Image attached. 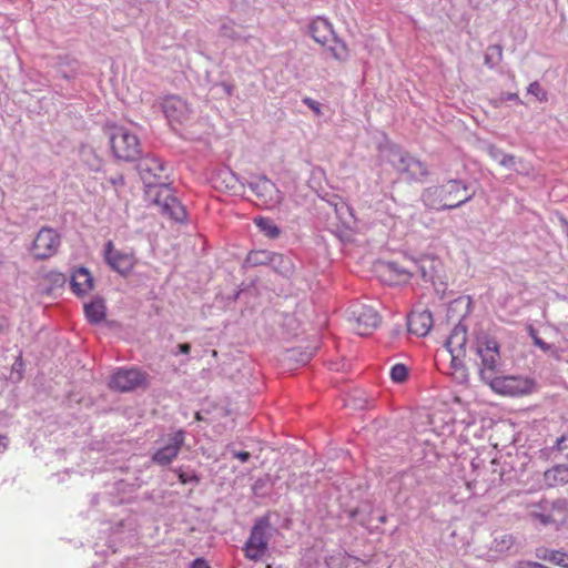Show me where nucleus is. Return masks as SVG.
I'll return each instance as SVG.
<instances>
[{
  "instance_id": "obj_1",
  "label": "nucleus",
  "mask_w": 568,
  "mask_h": 568,
  "mask_svg": "<svg viewBox=\"0 0 568 568\" xmlns=\"http://www.w3.org/2000/svg\"><path fill=\"white\" fill-rule=\"evenodd\" d=\"M475 196L470 185L460 179H449L440 185L426 187L420 195L423 204L430 210H453L469 202Z\"/></svg>"
},
{
  "instance_id": "obj_2",
  "label": "nucleus",
  "mask_w": 568,
  "mask_h": 568,
  "mask_svg": "<svg viewBox=\"0 0 568 568\" xmlns=\"http://www.w3.org/2000/svg\"><path fill=\"white\" fill-rule=\"evenodd\" d=\"M387 161L407 181H422L429 172L427 165L397 145L387 149Z\"/></svg>"
},
{
  "instance_id": "obj_3",
  "label": "nucleus",
  "mask_w": 568,
  "mask_h": 568,
  "mask_svg": "<svg viewBox=\"0 0 568 568\" xmlns=\"http://www.w3.org/2000/svg\"><path fill=\"white\" fill-rule=\"evenodd\" d=\"M387 161L407 181H422L429 172L427 165L397 145L387 149Z\"/></svg>"
},
{
  "instance_id": "obj_4",
  "label": "nucleus",
  "mask_w": 568,
  "mask_h": 568,
  "mask_svg": "<svg viewBox=\"0 0 568 568\" xmlns=\"http://www.w3.org/2000/svg\"><path fill=\"white\" fill-rule=\"evenodd\" d=\"M109 141L113 155L118 160L133 162L142 153L141 143L136 134L128 128L112 125L109 129Z\"/></svg>"
},
{
  "instance_id": "obj_5",
  "label": "nucleus",
  "mask_w": 568,
  "mask_h": 568,
  "mask_svg": "<svg viewBox=\"0 0 568 568\" xmlns=\"http://www.w3.org/2000/svg\"><path fill=\"white\" fill-rule=\"evenodd\" d=\"M475 352L480 357V378L487 384L500 372L499 344L495 338L483 335L476 339Z\"/></svg>"
},
{
  "instance_id": "obj_6",
  "label": "nucleus",
  "mask_w": 568,
  "mask_h": 568,
  "mask_svg": "<svg viewBox=\"0 0 568 568\" xmlns=\"http://www.w3.org/2000/svg\"><path fill=\"white\" fill-rule=\"evenodd\" d=\"M490 388L501 395L521 396L534 392L536 382L524 376H500L496 375L489 383Z\"/></svg>"
},
{
  "instance_id": "obj_7",
  "label": "nucleus",
  "mask_w": 568,
  "mask_h": 568,
  "mask_svg": "<svg viewBox=\"0 0 568 568\" xmlns=\"http://www.w3.org/2000/svg\"><path fill=\"white\" fill-rule=\"evenodd\" d=\"M271 528L270 518L267 516L260 517L251 529L248 539L244 545L246 558L251 560L261 559L267 550L268 536L267 530Z\"/></svg>"
},
{
  "instance_id": "obj_8",
  "label": "nucleus",
  "mask_w": 568,
  "mask_h": 568,
  "mask_svg": "<svg viewBox=\"0 0 568 568\" xmlns=\"http://www.w3.org/2000/svg\"><path fill=\"white\" fill-rule=\"evenodd\" d=\"M139 174L148 186H164L168 190L169 168L154 155H146L141 159L136 166Z\"/></svg>"
},
{
  "instance_id": "obj_9",
  "label": "nucleus",
  "mask_w": 568,
  "mask_h": 568,
  "mask_svg": "<svg viewBox=\"0 0 568 568\" xmlns=\"http://www.w3.org/2000/svg\"><path fill=\"white\" fill-rule=\"evenodd\" d=\"M415 275L420 276L425 283H430L437 292H445L447 284L444 281L443 263L439 258L430 255L420 257L413 262Z\"/></svg>"
},
{
  "instance_id": "obj_10",
  "label": "nucleus",
  "mask_w": 568,
  "mask_h": 568,
  "mask_svg": "<svg viewBox=\"0 0 568 568\" xmlns=\"http://www.w3.org/2000/svg\"><path fill=\"white\" fill-rule=\"evenodd\" d=\"M60 245L61 235L54 229L43 226L37 233L30 252L36 260L43 261L55 255Z\"/></svg>"
},
{
  "instance_id": "obj_11",
  "label": "nucleus",
  "mask_w": 568,
  "mask_h": 568,
  "mask_svg": "<svg viewBox=\"0 0 568 568\" xmlns=\"http://www.w3.org/2000/svg\"><path fill=\"white\" fill-rule=\"evenodd\" d=\"M348 320L354 323V328L361 336L372 334L382 321L378 312L374 307L364 304H354L349 306Z\"/></svg>"
},
{
  "instance_id": "obj_12",
  "label": "nucleus",
  "mask_w": 568,
  "mask_h": 568,
  "mask_svg": "<svg viewBox=\"0 0 568 568\" xmlns=\"http://www.w3.org/2000/svg\"><path fill=\"white\" fill-rule=\"evenodd\" d=\"M146 386L148 374L138 368H118L112 373L109 381V387L121 393Z\"/></svg>"
},
{
  "instance_id": "obj_13",
  "label": "nucleus",
  "mask_w": 568,
  "mask_h": 568,
  "mask_svg": "<svg viewBox=\"0 0 568 568\" xmlns=\"http://www.w3.org/2000/svg\"><path fill=\"white\" fill-rule=\"evenodd\" d=\"M184 442V430L180 429L169 434L164 439V445L153 453L152 462L159 466L170 465L178 457Z\"/></svg>"
},
{
  "instance_id": "obj_14",
  "label": "nucleus",
  "mask_w": 568,
  "mask_h": 568,
  "mask_svg": "<svg viewBox=\"0 0 568 568\" xmlns=\"http://www.w3.org/2000/svg\"><path fill=\"white\" fill-rule=\"evenodd\" d=\"M104 258L109 266L122 276L130 274L135 265L134 255L114 250L112 241L105 244Z\"/></svg>"
},
{
  "instance_id": "obj_15",
  "label": "nucleus",
  "mask_w": 568,
  "mask_h": 568,
  "mask_svg": "<svg viewBox=\"0 0 568 568\" xmlns=\"http://www.w3.org/2000/svg\"><path fill=\"white\" fill-rule=\"evenodd\" d=\"M162 110L170 122L183 123L190 118L191 110L187 103L178 95H171L163 100Z\"/></svg>"
},
{
  "instance_id": "obj_16",
  "label": "nucleus",
  "mask_w": 568,
  "mask_h": 568,
  "mask_svg": "<svg viewBox=\"0 0 568 568\" xmlns=\"http://www.w3.org/2000/svg\"><path fill=\"white\" fill-rule=\"evenodd\" d=\"M408 331L417 336H426L433 326V315L428 310H414L407 316Z\"/></svg>"
},
{
  "instance_id": "obj_17",
  "label": "nucleus",
  "mask_w": 568,
  "mask_h": 568,
  "mask_svg": "<svg viewBox=\"0 0 568 568\" xmlns=\"http://www.w3.org/2000/svg\"><path fill=\"white\" fill-rule=\"evenodd\" d=\"M466 344H467V328L464 324L458 323L453 328L448 339L446 341V346L450 355H454V359H460L466 355Z\"/></svg>"
},
{
  "instance_id": "obj_18",
  "label": "nucleus",
  "mask_w": 568,
  "mask_h": 568,
  "mask_svg": "<svg viewBox=\"0 0 568 568\" xmlns=\"http://www.w3.org/2000/svg\"><path fill=\"white\" fill-rule=\"evenodd\" d=\"M247 184L263 203L267 204L275 201V195L278 193V190L265 175H261L256 180L250 181Z\"/></svg>"
},
{
  "instance_id": "obj_19",
  "label": "nucleus",
  "mask_w": 568,
  "mask_h": 568,
  "mask_svg": "<svg viewBox=\"0 0 568 568\" xmlns=\"http://www.w3.org/2000/svg\"><path fill=\"white\" fill-rule=\"evenodd\" d=\"M310 34L317 43L326 45L335 36L332 24L324 18H316L310 24Z\"/></svg>"
},
{
  "instance_id": "obj_20",
  "label": "nucleus",
  "mask_w": 568,
  "mask_h": 568,
  "mask_svg": "<svg viewBox=\"0 0 568 568\" xmlns=\"http://www.w3.org/2000/svg\"><path fill=\"white\" fill-rule=\"evenodd\" d=\"M70 285L74 294L82 296L93 290V277L88 268L79 267L73 272Z\"/></svg>"
},
{
  "instance_id": "obj_21",
  "label": "nucleus",
  "mask_w": 568,
  "mask_h": 568,
  "mask_svg": "<svg viewBox=\"0 0 568 568\" xmlns=\"http://www.w3.org/2000/svg\"><path fill=\"white\" fill-rule=\"evenodd\" d=\"M156 204L161 205V200H155ZM163 213L168 214L171 219L176 222H183L186 217V211L184 206L178 201L176 197L166 195L162 203Z\"/></svg>"
},
{
  "instance_id": "obj_22",
  "label": "nucleus",
  "mask_w": 568,
  "mask_h": 568,
  "mask_svg": "<svg viewBox=\"0 0 568 568\" xmlns=\"http://www.w3.org/2000/svg\"><path fill=\"white\" fill-rule=\"evenodd\" d=\"M84 314L89 323L99 324L106 316V306L102 297H94L90 303L84 305Z\"/></svg>"
},
{
  "instance_id": "obj_23",
  "label": "nucleus",
  "mask_w": 568,
  "mask_h": 568,
  "mask_svg": "<svg viewBox=\"0 0 568 568\" xmlns=\"http://www.w3.org/2000/svg\"><path fill=\"white\" fill-rule=\"evenodd\" d=\"M548 525L564 523L568 517V501L564 498L548 500Z\"/></svg>"
},
{
  "instance_id": "obj_24",
  "label": "nucleus",
  "mask_w": 568,
  "mask_h": 568,
  "mask_svg": "<svg viewBox=\"0 0 568 568\" xmlns=\"http://www.w3.org/2000/svg\"><path fill=\"white\" fill-rule=\"evenodd\" d=\"M544 480L549 487H556L568 483V465L558 464L544 473Z\"/></svg>"
},
{
  "instance_id": "obj_25",
  "label": "nucleus",
  "mask_w": 568,
  "mask_h": 568,
  "mask_svg": "<svg viewBox=\"0 0 568 568\" xmlns=\"http://www.w3.org/2000/svg\"><path fill=\"white\" fill-rule=\"evenodd\" d=\"M516 544V538L513 534H509L504 530H496L493 534V541L490 545V549L504 554L510 551Z\"/></svg>"
},
{
  "instance_id": "obj_26",
  "label": "nucleus",
  "mask_w": 568,
  "mask_h": 568,
  "mask_svg": "<svg viewBox=\"0 0 568 568\" xmlns=\"http://www.w3.org/2000/svg\"><path fill=\"white\" fill-rule=\"evenodd\" d=\"M272 268L284 277H291L294 273L293 260L284 254L274 253L271 264Z\"/></svg>"
},
{
  "instance_id": "obj_27",
  "label": "nucleus",
  "mask_w": 568,
  "mask_h": 568,
  "mask_svg": "<svg viewBox=\"0 0 568 568\" xmlns=\"http://www.w3.org/2000/svg\"><path fill=\"white\" fill-rule=\"evenodd\" d=\"M527 514L532 520L539 521L542 526L548 525L549 516L547 515L548 510V499H541L537 503H529L526 505Z\"/></svg>"
},
{
  "instance_id": "obj_28",
  "label": "nucleus",
  "mask_w": 568,
  "mask_h": 568,
  "mask_svg": "<svg viewBox=\"0 0 568 568\" xmlns=\"http://www.w3.org/2000/svg\"><path fill=\"white\" fill-rule=\"evenodd\" d=\"M255 225L258 230L270 239L280 237L282 231L270 217L258 216L254 220Z\"/></svg>"
},
{
  "instance_id": "obj_29",
  "label": "nucleus",
  "mask_w": 568,
  "mask_h": 568,
  "mask_svg": "<svg viewBox=\"0 0 568 568\" xmlns=\"http://www.w3.org/2000/svg\"><path fill=\"white\" fill-rule=\"evenodd\" d=\"M274 252H270L266 250L261 251H252L248 253L245 263L248 266H260V265H270L272 261Z\"/></svg>"
},
{
  "instance_id": "obj_30",
  "label": "nucleus",
  "mask_w": 568,
  "mask_h": 568,
  "mask_svg": "<svg viewBox=\"0 0 568 568\" xmlns=\"http://www.w3.org/2000/svg\"><path fill=\"white\" fill-rule=\"evenodd\" d=\"M386 270L388 273L393 274L398 282H407L409 278L415 276L414 266L406 268L400 266L397 262L386 263Z\"/></svg>"
},
{
  "instance_id": "obj_31",
  "label": "nucleus",
  "mask_w": 568,
  "mask_h": 568,
  "mask_svg": "<svg viewBox=\"0 0 568 568\" xmlns=\"http://www.w3.org/2000/svg\"><path fill=\"white\" fill-rule=\"evenodd\" d=\"M220 34L224 38H227V39H231L234 41H240V40L246 41L250 38V37H244L242 34V28L236 26L233 21L224 22L220 27Z\"/></svg>"
},
{
  "instance_id": "obj_32",
  "label": "nucleus",
  "mask_w": 568,
  "mask_h": 568,
  "mask_svg": "<svg viewBox=\"0 0 568 568\" xmlns=\"http://www.w3.org/2000/svg\"><path fill=\"white\" fill-rule=\"evenodd\" d=\"M332 57L339 61H345L348 58V49L345 42L334 36L331 42L326 44Z\"/></svg>"
},
{
  "instance_id": "obj_33",
  "label": "nucleus",
  "mask_w": 568,
  "mask_h": 568,
  "mask_svg": "<svg viewBox=\"0 0 568 568\" xmlns=\"http://www.w3.org/2000/svg\"><path fill=\"white\" fill-rule=\"evenodd\" d=\"M503 59V47L500 44L489 45L485 53V64L493 69Z\"/></svg>"
},
{
  "instance_id": "obj_34",
  "label": "nucleus",
  "mask_w": 568,
  "mask_h": 568,
  "mask_svg": "<svg viewBox=\"0 0 568 568\" xmlns=\"http://www.w3.org/2000/svg\"><path fill=\"white\" fill-rule=\"evenodd\" d=\"M534 345L539 347L542 352L549 353L554 358L560 359V351L551 344L544 342L534 329L530 332Z\"/></svg>"
},
{
  "instance_id": "obj_35",
  "label": "nucleus",
  "mask_w": 568,
  "mask_h": 568,
  "mask_svg": "<svg viewBox=\"0 0 568 568\" xmlns=\"http://www.w3.org/2000/svg\"><path fill=\"white\" fill-rule=\"evenodd\" d=\"M221 180L222 184L227 190H235L236 184L239 183L237 175L232 172L230 169H223L217 173L216 181Z\"/></svg>"
},
{
  "instance_id": "obj_36",
  "label": "nucleus",
  "mask_w": 568,
  "mask_h": 568,
  "mask_svg": "<svg viewBox=\"0 0 568 568\" xmlns=\"http://www.w3.org/2000/svg\"><path fill=\"white\" fill-rule=\"evenodd\" d=\"M173 471L178 475V478L182 484L199 485L201 481L200 476L193 470H184L182 467H179L173 469Z\"/></svg>"
},
{
  "instance_id": "obj_37",
  "label": "nucleus",
  "mask_w": 568,
  "mask_h": 568,
  "mask_svg": "<svg viewBox=\"0 0 568 568\" xmlns=\"http://www.w3.org/2000/svg\"><path fill=\"white\" fill-rule=\"evenodd\" d=\"M390 378L394 383H404L408 377V368L404 364H395L390 368Z\"/></svg>"
},
{
  "instance_id": "obj_38",
  "label": "nucleus",
  "mask_w": 568,
  "mask_h": 568,
  "mask_svg": "<svg viewBox=\"0 0 568 568\" xmlns=\"http://www.w3.org/2000/svg\"><path fill=\"white\" fill-rule=\"evenodd\" d=\"M288 357L291 359H295L297 361L298 363L301 364H306L310 362V359L312 358L314 352L311 351V352H300L297 348H293V349H290L288 352Z\"/></svg>"
},
{
  "instance_id": "obj_39",
  "label": "nucleus",
  "mask_w": 568,
  "mask_h": 568,
  "mask_svg": "<svg viewBox=\"0 0 568 568\" xmlns=\"http://www.w3.org/2000/svg\"><path fill=\"white\" fill-rule=\"evenodd\" d=\"M554 449L560 453L566 459H568V430L565 432L560 437L556 439Z\"/></svg>"
},
{
  "instance_id": "obj_40",
  "label": "nucleus",
  "mask_w": 568,
  "mask_h": 568,
  "mask_svg": "<svg viewBox=\"0 0 568 568\" xmlns=\"http://www.w3.org/2000/svg\"><path fill=\"white\" fill-rule=\"evenodd\" d=\"M45 278L51 284V286L54 288L63 287V285L67 282L64 274H62L60 272H54V271L48 273Z\"/></svg>"
},
{
  "instance_id": "obj_41",
  "label": "nucleus",
  "mask_w": 568,
  "mask_h": 568,
  "mask_svg": "<svg viewBox=\"0 0 568 568\" xmlns=\"http://www.w3.org/2000/svg\"><path fill=\"white\" fill-rule=\"evenodd\" d=\"M557 566L568 568V555L561 551H551L548 557H545Z\"/></svg>"
},
{
  "instance_id": "obj_42",
  "label": "nucleus",
  "mask_w": 568,
  "mask_h": 568,
  "mask_svg": "<svg viewBox=\"0 0 568 568\" xmlns=\"http://www.w3.org/2000/svg\"><path fill=\"white\" fill-rule=\"evenodd\" d=\"M527 91H528L529 94L535 95L539 101H546L547 100V94L542 90V88H541V85L539 84L538 81L531 82L529 84Z\"/></svg>"
},
{
  "instance_id": "obj_43",
  "label": "nucleus",
  "mask_w": 568,
  "mask_h": 568,
  "mask_svg": "<svg viewBox=\"0 0 568 568\" xmlns=\"http://www.w3.org/2000/svg\"><path fill=\"white\" fill-rule=\"evenodd\" d=\"M347 558L344 555H342V554H338L336 556H329L328 558H326V565H327L328 568H339V566Z\"/></svg>"
},
{
  "instance_id": "obj_44",
  "label": "nucleus",
  "mask_w": 568,
  "mask_h": 568,
  "mask_svg": "<svg viewBox=\"0 0 568 568\" xmlns=\"http://www.w3.org/2000/svg\"><path fill=\"white\" fill-rule=\"evenodd\" d=\"M486 151H487V153L489 154V156L491 159L497 160L498 162L503 158V155L505 154L503 152V150L497 148L495 144H488L486 146Z\"/></svg>"
},
{
  "instance_id": "obj_45",
  "label": "nucleus",
  "mask_w": 568,
  "mask_h": 568,
  "mask_svg": "<svg viewBox=\"0 0 568 568\" xmlns=\"http://www.w3.org/2000/svg\"><path fill=\"white\" fill-rule=\"evenodd\" d=\"M499 164L507 169H514L516 164V158L513 154H504L499 160Z\"/></svg>"
},
{
  "instance_id": "obj_46",
  "label": "nucleus",
  "mask_w": 568,
  "mask_h": 568,
  "mask_svg": "<svg viewBox=\"0 0 568 568\" xmlns=\"http://www.w3.org/2000/svg\"><path fill=\"white\" fill-rule=\"evenodd\" d=\"M303 103L306 104L311 110H313L316 114H321V104L313 100L312 98H304Z\"/></svg>"
},
{
  "instance_id": "obj_47",
  "label": "nucleus",
  "mask_w": 568,
  "mask_h": 568,
  "mask_svg": "<svg viewBox=\"0 0 568 568\" xmlns=\"http://www.w3.org/2000/svg\"><path fill=\"white\" fill-rule=\"evenodd\" d=\"M232 455L234 458L240 459L242 463H246L251 458V454L248 452L233 450Z\"/></svg>"
},
{
  "instance_id": "obj_48",
  "label": "nucleus",
  "mask_w": 568,
  "mask_h": 568,
  "mask_svg": "<svg viewBox=\"0 0 568 568\" xmlns=\"http://www.w3.org/2000/svg\"><path fill=\"white\" fill-rule=\"evenodd\" d=\"M109 182L114 186V187H118V186H123L124 185V178L122 174H116L114 176H111L109 179Z\"/></svg>"
},
{
  "instance_id": "obj_49",
  "label": "nucleus",
  "mask_w": 568,
  "mask_h": 568,
  "mask_svg": "<svg viewBox=\"0 0 568 568\" xmlns=\"http://www.w3.org/2000/svg\"><path fill=\"white\" fill-rule=\"evenodd\" d=\"M190 568H210L207 562L203 558H196Z\"/></svg>"
},
{
  "instance_id": "obj_50",
  "label": "nucleus",
  "mask_w": 568,
  "mask_h": 568,
  "mask_svg": "<svg viewBox=\"0 0 568 568\" xmlns=\"http://www.w3.org/2000/svg\"><path fill=\"white\" fill-rule=\"evenodd\" d=\"M191 351V345L189 343H182V344H179L178 345V352H175L174 354L178 355V354H189Z\"/></svg>"
},
{
  "instance_id": "obj_51",
  "label": "nucleus",
  "mask_w": 568,
  "mask_h": 568,
  "mask_svg": "<svg viewBox=\"0 0 568 568\" xmlns=\"http://www.w3.org/2000/svg\"><path fill=\"white\" fill-rule=\"evenodd\" d=\"M220 85L223 88V90H224V92H225V94L227 97H231L233 94V92H234V85L233 84H230V83H226V82H222Z\"/></svg>"
},
{
  "instance_id": "obj_52",
  "label": "nucleus",
  "mask_w": 568,
  "mask_h": 568,
  "mask_svg": "<svg viewBox=\"0 0 568 568\" xmlns=\"http://www.w3.org/2000/svg\"><path fill=\"white\" fill-rule=\"evenodd\" d=\"M503 99L506 101H516L518 103H521L517 93H507L503 97Z\"/></svg>"
},
{
  "instance_id": "obj_53",
  "label": "nucleus",
  "mask_w": 568,
  "mask_h": 568,
  "mask_svg": "<svg viewBox=\"0 0 568 568\" xmlns=\"http://www.w3.org/2000/svg\"><path fill=\"white\" fill-rule=\"evenodd\" d=\"M8 446V438L3 435H0V453L4 452Z\"/></svg>"
},
{
  "instance_id": "obj_54",
  "label": "nucleus",
  "mask_w": 568,
  "mask_h": 568,
  "mask_svg": "<svg viewBox=\"0 0 568 568\" xmlns=\"http://www.w3.org/2000/svg\"><path fill=\"white\" fill-rule=\"evenodd\" d=\"M462 359H463V358H460V359H456V361H455V359H454V355H452V365H453V367L458 368L459 366H462V365H463Z\"/></svg>"
},
{
  "instance_id": "obj_55",
  "label": "nucleus",
  "mask_w": 568,
  "mask_h": 568,
  "mask_svg": "<svg viewBox=\"0 0 568 568\" xmlns=\"http://www.w3.org/2000/svg\"><path fill=\"white\" fill-rule=\"evenodd\" d=\"M358 514H359V510H358L357 508L352 509V510L349 511V518H352V519H357Z\"/></svg>"
},
{
  "instance_id": "obj_56",
  "label": "nucleus",
  "mask_w": 568,
  "mask_h": 568,
  "mask_svg": "<svg viewBox=\"0 0 568 568\" xmlns=\"http://www.w3.org/2000/svg\"><path fill=\"white\" fill-rule=\"evenodd\" d=\"M8 328V323L4 318L0 320V331Z\"/></svg>"
},
{
  "instance_id": "obj_57",
  "label": "nucleus",
  "mask_w": 568,
  "mask_h": 568,
  "mask_svg": "<svg viewBox=\"0 0 568 568\" xmlns=\"http://www.w3.org/2000/svg\"><path fill=\"white\" fill-rule=\"evenodd\" d=\"M378 521L382 523V524H385L387 521V517L385 515H382L379 518H378Z\"/></svg>"
},
{
  "instance_id": "obj_58",
  "label": "nucleus",
  "mask_w": 568,
  "mask_h": 568,
  "mask_svg": "<svg viewBox=\"0 0 568 568\" xmlns=\"http://www.w3.org/2000/svg\"><path fill=\"white\" fill-rule=\"evenodd\" d=\"M195 418H196L197 420H201V419H202L201 414H200V413H196V414H195Z\"/></svg>"
},
{
  "instance_id": "obj_59",
  "label": "nucleus",
  "mask_w": 568,
  "mask_h": 568,
  "mask_svg": "<svg viewBox=\"0 0 568 568\" xmlns=\"http://www.w3.org/2000/svg\"><path fill=\"white\" fill-rule=\"evenodd\" d=\"M519 173H528V171L526 170V168H523V170L518 171Z\"/></svg>"
},
{
  "instance_id": "obj_60",
  "label": "nucleus",
  "mask_w": 568,
  "mask_h": 568,
  "mask_svg": "<svg viewBox=\"0 0 568 568\" xmlns=\"http://www.w3.org/2000/svg\"><path fill=\"white\" fill-rule=\"evenodd\" d=\"M358 523H359L361 525H363V526L365 525V521H364V520H358Z\"/></svg>"
}]
</instances>
